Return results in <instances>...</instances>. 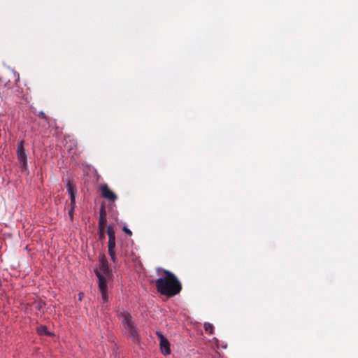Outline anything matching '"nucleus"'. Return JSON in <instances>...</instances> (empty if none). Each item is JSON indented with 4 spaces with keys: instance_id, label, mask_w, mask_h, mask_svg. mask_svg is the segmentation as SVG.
Here are the masks:
<instances>
[{
    "instance_id": "nucleus-1",
    "label": "nucleus",
    "mask_w": 358,
    "mask_h": 358,
    "mask_svg": "<svg viewBox=\"0 0 358 358\" xmlns=\"http://www.w3.org/2000/svg\"><path fill=\"white\" fill-rule=\"evenodd\" d=\"M157 271L158 275H164L155 281L159 293L167 297H172L180 292L182 285L172 272L162 268H157Z\"/></svg>"
},
{
    "instance_id": "nucleus-2",
    "label": "nucleus",
    "mask_w": 358,
    "mask_h": 358,
    "mask_svg": "<svg viewBox=\"0 0 358 358\" xmlns=\"http://www.w3.org/2000/svg\"><path fill=\"white\" fill-rule=\"evenodd\" d=\"M118 317L122 319V324L129 334L133 342L138 343L140 342L141 337L131 314L127 311L123 310L118 314Z\"/></svg>"
},
{
    "instance_id": "nucleus-3",
    "label": "nucleus",
    "mask_w": 358,
    "mask_h": 358,
    "mask_svg": "<svg viewBox=\"0 0 358 358\" xmlns=\"http://www.w3.org/2000/svg\"><path fill=\"white\" fill-rule=\"evenodd\" d=\"M17 156L22 171H26L27 169V157L24 148L23 140L19 141L17 143Z\"/></svg>"
},
{
    "instance_id": "nucleus-4",
    "label": "nucleus",
    "mask_w": 358,
    "mask_h": 358,
    "mask_svg": "<svg viewBox=\"0 0 358 358\" xmlns=\"http://www.w3.org/2000/svg\"><path fill=\"white\" fill-rule=\"evenodd\" d=\"M94 273L99 280V288L101 293V299L103 303H107L108 301L107 294V280L105 276L102 275L101 273L96 268Z\"/></svg>"
},
{
    "instance_id": "nucleus-5",
    "label": "nucleus",
    "mask_w": 358,
    "mask_h": 358,
    "mask_svg": "<svg viewBox=\"0 0 358 358\" xmlns=\"http://www.w3.org/2000/svg\"><path fill=\"white\" fill-rule=\"evenodd\" d=\"M156 334L159 339V345L162 353L164 355H169L171 353L170 343L168 339L160 331H157Z\"/></svg>"
},
{
    "instance_id": "nucleus-6",
    "label": "nucleus",
    "mask_w": 358,
    "mask_h": 358,
    "mask_svg": "<svg viewBox=\"0 0 358 358\" xmlns=\"http://www.w3.org/2000/svg\"><path fill=\"white\" fill-rule=\"evenodd\" d=\"M101 196L110 201H114L117 199L116 194L105 184L101 187Z\"/></svg>"
},
{
    "instance_id": "nucleus-7",
    "label": "nucleus",
    "mask_w": 358,
    "mask_h": 358,
    "mask_svg": "<svg viewBox=\"0 0 358 358\" xmlns=\"http://www.w3.org/2000/svg\"><path fill=\"white\" fill-rule=\"evenodd\" d=\"M99 269H97L102 275L106 278L110 274V269L108 267V262L105 256L101 257L99 259Z\"/></svg>"
},
{
    "instance_id": "nucleus-8",
    "label": "nucleus",
    "mask_w": 358,
    "mask_h": 358,
    "mask_svg": "<svg viewBox=\"0 0 358 358\" xmlns=\"http://www.w3.org/2000/svg\"><path fill=\"white\" fill-rule=\"evenodd\" d=\"M108 254L110 257V259L113 262L116 263L117 262L116 254L115 252V238H108Z\"/></svg>"
},
{
    "instance_id": "nucleus-9",
    "label": "nucleus",
    "mask_w": 358,
    "mask_h": 358,
    "mask_svg": "<svg viewBox=\"0 0 358 358\" xmlns=\"http://www.w3.org/2000/svg\"><path fill=\"white\" fill-rule=\"evenodd\" d=\"M66 189L70 195L71 204L74 205L76 202V195L77 193L76 187L70 180H68L66 183Z\"/></svg>"
},
{
    "instance_id": "nucleus-10",
    "label": "nucleus",
    "mask_w": 358,
    "mask_h": 358,
    "mask_svg": "<svg viewBox=\"0 0 358 358\" xmlns=\"http://www.w3.org/2000/svg\"><path fill=\"white\" fill-rule=\"evenodd\" d=\"M37 333L40 336H50L51 333L48 331L47 327L45 325H41L37 327Z\"/></svg>"
},
{
    "instance_id": "nucleus-11",
    "label": "nucleus",
    "mask_w": 358,
    "mask_h": 358,
    "mask_svg": "<svg viewBox=\"0 0 358 358\" xmlns=\"http://www.w3.org/2000/svg\"><path fill=\"white\" fill-rule=\"evenodd\" d=\"M106 224H107L106 217H99V230L101 231V229H105Z\"/></svg>"
},
{
    "instance_id": "nucleus-12",
    "label": "nucleus",
    "mask_w": 358,
    "mask_h": 358,
    "mask_svg": "<svg viewBox=\"0 0 358 358\" xmlns=\"http://www.w3.org/2000/svg\"><path fill=\"white\" fill-rule=\"evenodd\" d=\"M204 329L209 334H212L213 333V326L210 323H205Z\"/></svg>"
},
{
    "instance_id": "nucleus-13",
    "label": "nucleus",
    "mask_w": 358,
    "mask_h": 358,
    "mask_svg": "<svg viewBox=\"0 0 358 358\" xmlns=\"http://www.w3.org/2000/svg\"><path fill=\"white\" fill-rule=\"evenodd\" d=\"M107 234L108 235V238H115V231L111 226H108L107 227Z\"/></svg>"
},
{
    "instance_id": "nucleus-14",
    "label": "nucleus",
    "mask_w": 358,
    "mask_h": 358,
    "mask_svg": "<svg viewBox=\"0 0 358 358\" xmlns=\"http://www.w3.org/2000/svg\"><path fill=\"white\" fill-rule=\"evenodd\" d=\"M38 116L40 117H41L42 119H43L45 122H47V123L49 124V126H50L49 117L46 116V115L45 114V113L43 111L39 112Z\"/></svg>"
},
{
    "instance_id": "nucleus-15",
    "label": "nucleus",
    "mask_w": 358,
    "mask_h": 358,
    "mask_svg": "<svg viewBox=\"0 0 358 358\" xmlns=\"http://www.w3.org/2000/svg\"><path fill=\"white\" fill-rule=\"evenodd\" d=\"M99 217H106V211L103 205L101 206L99 210Z\"/></svg>"
},
{
    "instance_id": "nucleus-16",
    "label": "nucleus",
    "mask_w": 358,
    "mask_h": 358,
    "mask_svg": "<svg viewBox=\"0 0 358 358\" xmlns=\"http://www.w3.org/2000/svg\"><path fill=\"white\" fill-rule=\"evenodd\" d=\"M99 236L101 240L105 238L104 229H101V231L99 230Z\"/></svg>"
},
{
    "instance_id": "nucleus-17",
    "label": "nucleus",
    "mask_w": 358,
    "mask_h": 358,
    "mask_svg": "<svg viewBox=\"0 0 358 358\" xmlns=\"http://www.w3.org/2000/svg\"><path fill=\"white\" fill-rule=\"evenodd\" d=\"M123 231H124V232H125L129 236H131L132 235L131 231L130 229H129L128 228H127L126 227H123Z\"/></svg>"
},
{
    "instance_id": "nucleus-18",
    "label": "nucleus",
    "mask_w": 358,
    "mask_h": 358,
    "mask_svg": "<svg viewBox=\"0 0 358 358\" xmlns=\"http://www.w3.org/2000/svg\"><path fill=\"white\" fill-rule=\"evenodd\" d=\"M81 295H82V294H79V299L80 300L81 299Z\"/></svg>"
}]
</instances>
